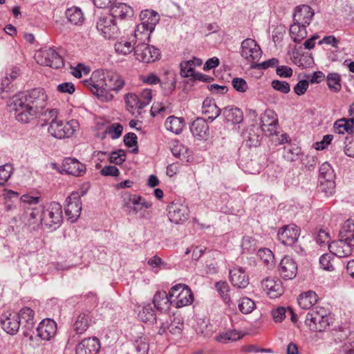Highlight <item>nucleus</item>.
I'll list each match as a JSON object with an SVG mask.
<instances>
[{
	"label": "nucleus",
	"mask_w": 354,
	"mask_h": 354,
	"mask_svg": "<svg viewBox=\"0 0 354 354\" xmlns=\"http://www.w3.org/2000/svg\"><path fill=\"white\" fill-rule=\"evenodd\" d=\"M333 171L330 165L327 163H323L319 168V180L325 179L327 178H334Z\"/></svg>",
	"instance_id": "nucleus-58"
},
{
	"label": "nucleus",
	"mask_w": 354,
	"mask_h": 354,
	"mask_svg": "<svg viewBox=\"0 0 354 354\" xmlns=\"http://www.w3.org/2000/svg\"><path fill=\"white\" fill-rule=\"evenodd\" d=\"M168 109L167 106H165L160 102H154L151 107V115L153 117L158 115V114L164 113L166 110Z\"/></svg>",
	"instance_id": "nucleus-64"
},
{
	"label": "nucleus",
	"mask_w": 354,
	"mask_h": 354,
	"mask_svg": "<svg viewBox=\"0 0 354 354\" xmlns=\"http://www.w3.org/2000/svg\"><path fill=\"white\" fill-rule=\"evenodd\" d=\"M153 303L157 310L160 311H166L169 308L170 299L169 293L167 295L164 290L157 291L154 295Z\"/></svg>",
	"instance_id": "nucleus-35"
},
{
	"label": "nucleus",
	"mask_w": 354,
	"mask_h": 354,
	"mask_svg": "<svg viewBox=\"0 0 354 354\" xmlns=\"http://www.w3.org/2000/svg\"><path fill=\"white\" fill-rule=\"evenodd\" d=\"M202 113L208 119L213 120L219 115L221 109L213 99L206 98L203 102Z\"/></svg>",
	"instance_id": "nucleus-29"
},
{
	"label": "nucleus",
	"mask_w": 354,
	"mask_h": 354,
	"mask_svg": "<svg viewBox=\"0 0 354 354\" xmlns=\"http://www.w3.org/2000/svg\"><path fill=\"white\" fill-rule=\"evenodd\" d=\"M62 221V207L59 203L53 201L44 207L41 225L50 228L59 225Z\"/></svg>",
	"instance_id": "nucleus-8"
},
{
	"label": "nucleus",
	"mask_w": 354,
	"mask_h": 354,
	"mask_svg": "<svg viewBox=\"0 0 354 354\" xmlns=\"http://www.w3.org/2000/svg\"><path fill=\"white\" fill-rule=\"evenodd\" d=\"M57 91L61 93L73 94L75 91V85L72 82H64L57 86Z\"/></svg>",
	"instance_id": "nucleus-62"
},
{
	"label": "nucleus",
	"mask_w": 354,
	"mask_h": 354,
	"mask_svg": "<svg viewBox=\"0 0 354 354\" xmlns=\"http://www.w3.org/2000/svg\"><path fill=\"white\" fill-rule=\"evenodd\" d=\"M38 335L44 340H50L57 333V324L50 319H44L37 328Z\"/></svg>",
	"instance_id": "nucleus-25"
},
{
	"label": "nucleus",
	"mask_w": 354,
	"mask_h": 354,
	"mask_svg": "<svg viewBox=\"0 0 354 354\" xmlns=\"http://www.w3.org/2000/svg\"><path fill=\"white\" fill-rule=\"evenodd\" d=\"M327 85L333 92H339L342 88L341 77L338 73H329L326 77Z\"/></svg>",
	"instance_id": "nucleus-49"
},
{
	"label": "nucleus",
	"mask_w": 354,
	"mask_h": 354,
	"mask_svg": "<svg viewBox=\"0 0 354 354\" xmlns=\"http://www.w3.org/2000/svg\"><path fill=\"white\" fill-rule=\"evenodd\" d=\"M306 27L293 21L290 27V35L295 42L299 43L307 37Z\"/></svg>",
	"instance_id": "nucleus-38"
},
{
	"label": "nucleus",
	"mask_w": 354,
	"mask_h": 354,
	"mask_svg": "<svg viewBox=\"0 0 354 354\" xmlns=\"http://www.w3.org/2000/svg\"><path fill=\"white\" fill-rule=\"evenodd\" d=\"M241 55L250 63H257L261 56V50L252 39H246L241 44Z\"/></svg>",
	"instance_id": "nucleus-14"
},
{
	"label": "nucleus",
	"mask_w": 354,
	"mask_h": 354,
	"mask_svg": "<svg viewBox=\"0 0 354 354\" xmlns=\"http://www.w3.org/2000/svg\"><path fill=\"white\" fill-rule=\"evenodd\" d=\"M271 85L274 90L278 91L283 94H287L290 91V85L286 82L275 80L272 82Z\"/></svg>",
	"instance_id": "nucleus-59"
},
{
	"label": "nucleus",
	"mask_w": 354,
	"mask_h": 354,
	"mask_svg": "<svg viewBox=\"0 0 354 354\" xmlns=\"http://www.w3.org/2000/svg\"><path fill=\"white\" fill-rule=\"evenodd\" d=\"M122 197L123 205L127 208L131 209L136 214L142 209L151 208L153 205L151 201L136 194L124 193Z\"/></svg>",
	"instance_id": "nucleus-13"
},
{
	"label": "nucleus",
	"mask_w": 354,
	"mask_h": 354,
	"mask_svg": "<svg viewBox=\"0 0 354 354\" xmlns=\"http://www.w3.org/2000/svg\"><path fill=\"white\" fill-rule=\"evenodd\" d=\"M261 286L265 293L271 299L279 297L283 293L281 281L277 277H268L261 281Z\"/></svg>",
	"instance_id": "nucleus-16"
},
{
	"label": "nucleus",
	"mask_w": 354,
	"mask_h": 354,
	"mask_svg": "<svg viewBox=\"0 0 354 354\" xmlns=\"http://www.w3.org/2000/svg\"><path fill=\"white\" fill-rule=\"evenodd\" d=\"M13 168L12 165L6 164L0 166V185H4L10 178Z\"/></svg>",
	"instance_id": "nucleus-56"
},
{
	"label": "nucleus",
	"mask_w": 354,
	"mask_h": 354,
	"mask_svg": "<svg viewBox=\"0 0 354 354\" xmlns=\"http://www.w3.org/2000/svg\"><path fill=\"white\" fill-rule=\"evenodd\" d=\"M203 61L199 58L194 57L192 59L183 61L180 63V74L185 77H193L196 71L194 67L200 66Z\"/></svg>",
	"instance_id": "nucleus-30"
},
{
	"label": "nucleus",
	"mask_w": 354,
	"mask_h": 354,
	"mask_svg": "<svg viewBox=\"0 0 354 354\" xmlns=\"http://www.w3.org/2000/svg\"><path fill=\"white\" fill-rule=\"evenodd\" d=\"M232 84L236 91L241 93L245 92L248 88L247 82L243 78H234L232 81Z\"/></svg>",
	"instance_id": "nucleus-61"
},
{
	"label": "nucleus",
	"mask_w": 354,
	"mask_h": 354,
	"mask_svg": "<svg viewBox=\"0 0 354 354\" xmlns=\"http://www.w3.org/2000/svg\"><path fill=\"white\" fill-rule=\"evenodd\" d=\"M21 203L22 207L26 210L39 205L41 198L39 196H34L30 194L21 196Z\"/></svg>",
	"instance_id": "nucleus-46"
},
{
	"label": "nucleus",
	"mask_w": 354,
	"mask_h": 354,
	"mask_svg": "<svg viewBox=\"0 0 354 354\" xmlns=\"http://www.w3.org/2000/svg\"><path fill=\"white\" fill-rule=\"evenodd\" d=\"M319 180L320 191L325 193L326 196H331L335 193V183L334 178H327Z\"/></svg>",
	"instance_id": "nucleus-50"
},
{
	"label": "nucleus",
	"mask_w": 354,
	"mask_h": 354,
	"mask_svg": "<svg viewBox=\"0 0 354 354\" xmlns=\"http://www.w3.org/2000/svg\"><path fill=\"white\" fill-rule=\"evenodd\" d=\"M139 80L142 83L147 85H155L160 83V78L153 73L140 75Z\"/></svg>",
	"instance_id": "nucleus-55"
},
{
	"label": "nucleus",
	"mask_w": 354,
	"mask_h": 354,
	"mask_svg": "<svg viewBox=\"0 0 354 354\" xmlns=\"http://www.w3.org/2000/svg\"><path fill=\"white\" fill-rule=\"evenodd\" d=\"M2 328L8 334H16L20 326V320L17 313L6 312L1 318Z\"/></svg>",
	"instance_id": "nucleus-19"
},
{
	"label": "nucleus",
	"mask_w": 354,
	"mask_h": 354,
	"mask_svg": "<svg viewBox=\"0 0 354 354\" xmlns=\"http://www.w3.org/2000/svg\"><path fill=\"white\" fill-rule=\"evenodd\" d=\"M333 315L322 306H316L310 311L306 318V324L315 331L322 332L325 330L333 323Z\"/></svg>",
	"instance_id": "nucleus-3"
},
{
	"label": "nucleus",
	"mask_w": 354,
	"mask_h": 354,
	"mask_svg": "<svg viewBox=\"0 0 354 354\" xmlns=\"http://www.w3.org/2000/svg\"><path fill=\"white\" fill-rule=\"evenodd\" d=\"M82 210V203L78 193H72L66 198L65 207L66 215L72 221H75L80 215Z\"/></svg>",
	"instance_id": "nucleus-18"
},
{
	"label": "nucleus",
	"mask_w": 354,
	"mask_h": 354,
	"mask_svg": "<svg viewBox=\"0 0 354 354\" xmlns=\"http://www.w3.org/2000/svg\"><path fill=\"white\" fill-rule=\"evenodd\" d=\"M341 239L354 243V223L351 220L344 222L339 231Z\"/></svg>",
	"instance_id": "nucleus-44"
},
{
	"label": "nucleus",
	"mask_w": 354,
	"mask_h": 354,
	"mask_svg": "<svg viewBox=\"0 0 354 354\" xmlns=\"http://www.w3.org/2000/svg\"><path fill=\"white\" fill-rule=\"evenodd\" d=\"M297 263L289 256H285L280 261L278 272L280 277L284 280L294 279L297 273Z\"/></svg>",
	"instance_id": "nucleus-17"
},
{
	"label": "nucleus",
	"mask_w": 354,
	"mask_h": 354,
	"mask_svg": "<svg viewBox=\"0 0 354 354\" xmlns=\"http://www.w3.org/2000/svg\"><path fill=\"white\" fill-rule=\"evenodd\" d=\"M153 30L149 29L148 27L142 25V24H139L135 30L134 32V37L136 39V43H147L149 41L150 34Z\"/></svg>",
	"instance_id": "nucleus-42"
},
{
	"label": "nucleus",
	"mask_w": 354,
	"mask_h": 354,
	"mask_svg": "<svg viewBox=\"0 0 354 354\" xmlns=\"http://www.w3.org/2000/svg\"><path fill=\"white\" fill-rule=\"evenodd\" d=\"M63 169L68 174L80 176L85 173L86 167L77 159L69 158L64 160Z\"/></svg>",
	"instance_id": "nucleus-26"
},
{
	"label": "nucleus",
	"mask_w": 354,
	"mask_h": 354,
	"mask_svg": "<svg viewBox=\"0 0 354 354\" xmlns=\"http://www.w3.org/2000/svg\"><path fill=\"white\" fill-rule=\"evenodd\" d=\"M96 28L105 39H114L120 34V29L115 19L109 14L99 17L96 22Z\"/></svg>",
	"instance_id": "nucleus-9"
},
{
	"label": "nucleus",
	"mask_w": 354,
	"mask_h": 354,
	"mask_svg": "<svg viewBox=\"0 0 354 354\" xmlns=\"http://www.w3.org/2000/svg\"><path fill=\"white\" fill-rule=\"evenodd\" d=\"M353 247L354 243L342 239L333 241L328 245L330 252L339 258L349 256Z\"/></svg>",
	"instance_id": "nucleus-21"
},
{
	"label": "nucleus",
	"mask_w": 354,
	"mask_h": 354,
	"mask_svg": "<svg viewBox=\"0 0 354 354\" xmlns=\"http://www.w3.org/2000/svg\"><path fill=\"white\" fill-rule=\"evenodd\" d=\"M238 307L243 314L248 315L254 310L256 305L253 300L249 297H245L239 300Z\"/></svg>",
	"instance_id": "nucleus-51"
},
{
	"label": "nucleus",
	"mask_w": 354,
	"mask_h": 354,
	"mask_svg": "<svg viewBox=\"0 0 354 354\" xmlns=\"http://www.w3.org/2000/svg\"><path fill=\"white\" fill-rule=\"evenodd\" d=\"M105 74L106 90L109 92L115 91L118 93L124 88L125 80L120 73L113 71H105Z\"/></svg>",
	"instance_id": "nucleus-23"
},
{
	"label": "nucleus",
	"mask_w": 354,
	"mask_h": 354,
	"mask_svg": "<svg viewBox=\"0 0 354 354\" xmlns=\"http://www.w3.org/2000/svg\"><path fill=\"white\" fill-rule=\"evenodd\" d=\"M301 229L294 223L285 225L277 232V239L283 245L291 246L298 240Z\"/></svg>",
	"instance_id": "nucleus-11"
},
{
	"label": "nucleus",
	"mask_w": 354,
	"mask_h": 354,
	"mask_svg": "<svg viewBox=\"0 0 354 354\" xmlns=\"http://www.w3.org/2000/svg\"><path fill=\"white\" fill-rule=\"evenodd\" d=\"M216 288L224 302L230 306L232 301L229 295L230 287L227 283L225 281H218L216 283Z\"/></svg>",
	"instance_id": "nucleus-52"
},
{
	"label": "nucleus",
	"mask_w": 354,
	"mask_h": 354,
	"mask_svg": "<svg viewBox=\"0 0 354 354\" xmlns=\"http://www.w3.org/2000/svg\"><path fill=\"white\" fill-rule=\"evenodd\" d=\"M17 315L19 316V320H20V324H24L25 326L28 328H32L34 326L35 313L30 308H22L17 313Z\"/></svg>",
	"instance_id": "nucleus-40"
},
{
	"label": "nucleus",
	"mask_w": 354,
	"mask_h": 354,
	"mask_svg": "<svg viewBox=\"0 0 354 354\" xmlns=\"http://www.w3.org/2000/svg\"><path fill=\"white\" fill-rule=\"evenodd\" d=\"M208 130L207 123L202 118L195 120L190 127V131L193 136L198 138H205L207 136Z\"/></svg>",
	"instance_id": "nucleus-33"
},
{
	"label": "nucleus",
	"mask_w": 354,
	"mask_h": 354,
	"mask_svg": "<svg viewBox=\"0 0 354 354\" xmlns=\"http://www.w3.org/2000/svg\"><path fill=\"white\" fill-rule=\"evenodd\" d=\"M66 16L68 21L74 25H82L84 21L82 10L76 6L68 8L66 10Z\"/></svg>",
	"instance_id": "nucleus-39"
},
{
	"label": "nucleus",
	"mask_w": 354,
	"mask_h": 354,
	"mask_svg": "<svg viewBox=\"0 0 354 354\" xmlns=\"http://www.w3.org/2000/svg\"><path fill=\"white\" fill-rule=\"evenodd\" d=\"M167 211L169 219L176 224L183 223L189 218V208L184 204L171 203L168 205Z\"/></svg>",
	"instance_id": "nucleus-15"
},
{
	"label": "nucleus",
	"mask_w": 354,
	"mask_h": 354,
	"mask_svg": "<svg viewBox=\"0 0 354 354\" xmlns=\"http://www.w3.org/2000/svg\"><path fill=\"white\" fill-rule=\"evenodd\" d=\"M48 95L44 88H36L15 95L8 106L14 111L15 119L24 124L37 118L47 105Z\"/></svg>",
	"instance_id": "nucleus-1"
},
{
	"label": "nucleus",
	"mask_w": 354,
	"mask_h": 354,
	"mask_svg": "<svg viewBox=\"0 0 354 354\" xmlns=\"http://www.w3.org/2000/svg\"><path fill=\"white\" fill-rule=\"evenodd\" d=\"M140 319L145 323H151L156 320V315L151 305L143 307L142 311L138 314Z\"/></svg>",
	"instance_id": "nucleus-53"
},
{
	"label": "nucleus",
	"mask_w": 354,
	"mask_h": 354,
	"mask_svg": "<svg viewBox=\"0 0 354 354\" xmlns=\"http://www.w3.org/2000/svg\"><path fill=\"white\" fill-rule=\"evenodd\" d=\"M100 348L96 337H88L82 340L76 346V354H97Z\"/></svg>",
	"instance_id": "nucleus-24"
},
{
	"label": "nucleus",
	"mask_w": 354,
	"mask_h": 354,
	"mask_svg": "<svg viewBox=\"0 0 354 354\" xmlns=\"http://www.w3.org/2000/svg\"><path fill=\"white\" fill-rule=\"evenodd\" d=\"M243 335L238 330H230L219 333L215 339L217 342L226 344L230 342H234L242 338Z\"/></svg>",
	"instance_id": "nucleus-43"
},
{
	"label": "nucleus",
	"mask_w": 354,
	"mask_h": 354,
	"mask_svg": "<svg viewBox=\"0 0 354 354\" xmlns=\"http://www.w3.org/2000/svg\"><path fill=\"white\" fill-rule=\"evenodd\" d=\"M318 297L317 294L308 290L301 293L298 297V304L304 309H309L313 307L317 301Z\"/></svg>",
	"instance_id": "nucleus-36"
},
{
	"label": "nucleus",
	"mask_w": 354,
	"mask_h": 354,
	"mask_svg": "<svg viewBox=\"0 0 354 354\" xmlns=\"http://www.w3.org/2000/svg\"><path fill=\"white\" fill-rule=\"evenodd\" d=\"M140 18L142 25L149 28L152 30H154L156 25L159 21L158 14L151 10H145L140 12Z\"/></svg>",
	"instance_id": "nucleus-34"
},
{
	"label": "nucleus",
	"mask_w": 354,
	"mask_h": 354,
	"mask_svg": "<svg viewBox=\"0 0 354 354\" xmlns=\"http://www.w3.org/2000/svg\"><path fill=\"white\" fill-rule=\"evenodd\" d=\"M278 126V117L272 109H266L261 115L260 127L266 136H273L276 133Z\"/></svg>",
	"instance_id": "nucleus-12"
},
{
	"label": "nucleus",
	"mask_w": 354,
	"mask_h": 354,
	"mask_svg": "<svg viewBox=\"0 0 354 354\" xmlns=\"http://www.w3.org/2000/svg\"><path fill=\"white\" fill-rule=\"evenodd\" d=\"M287 310L284 307H278L272 311V315L275 322H281L286 317Z\"/></svg>",
	"instance_id": "nucleus-63"
},
{
	"label": "nucleus",
	"mask_w": 354,
	"mask_h": 354,
	"mask_svg": "<svg viewBox=\"0 0 354 354\" xmlns=\"http://www.w3.org/2000/svg\"><path fill=\"white\" fill-rule=\"evenodd\" d=\"M334 131L339 134L354 132V115L351 118H341L335 121L333 126Z\"/></svg>",
	"instance_id": "nucleus-28"
},
{
	"label": "nucleus",
	"mask_w": 354,
	"mask_h": 354,
	"mask_svg": "<svg viewBox=\"0 0 354 354\" xmlns=\"http://www.w3.org/2000/svg\"><path fill=\"white\" fill-rule=\"evenodd\" d=\"M314 10L307 5H301L295 8L293 14V21L304 26H308L314 17Z\"/></svg>",
	"instance_id": "nucleus-20"
},
{
	"label": "nucleus",
	"mask_w": 354,
	"mask_h": 354,
	"mask_svg": "<svg viewBox=\"0 0 354 354\" xmlns=\"http://www.w3.org/2000/svg\"><path fill=\"white\" fill-rule=\"evenodd\" d=\"M223 115L228 121L233 123H239L243 119V112L236 107H226L223 110Z\"/></svg>",
	"instance_id": "nucleus-45"
},
{
	"label": "nucleus",
	"mask_w": 354,
	"mask_h": 354,
	"mask_svg": "<svg viewBox=\"0 0 354 354\" xmlns=\"http://www.w3.org/2000/svg\"><path fill=\"white\" fill-rule=\"evenodd\" d=\"M82 83L100 101L107 102L113 100L114 95L106 90L104 71L96 70L93 71L90 78L84 80Z\"/></svg>",
	"instance_id": "nucleus-2"
},
{
	"label": "nucleus",
	"mask_w": 354,
	"mask_h": 354,
	"mask_svg": "<svg viewBox=\"0 0 354 354\" xmlns=\"http://www.w3.org/2000/svg\"><path fill=\"white\" fill-rule=\"evenodd\" d=\"M185 125V122L184 118L174 115L168 117L165 122L166 129L175 134L180 133Z\"/></svg>",
	"instance_id": "nucleus-32"
},
{
	"label": "nucleus",
	"mask_w": 354,
	"mask_h": 354,
	"mask_svg": "<svg viewBox=\"0 0 354 354\" xmlns=\"http://www.w3.org/2000/svg\"><path fill=\"white\" fill-rule=\"evenodd\" d=\"M113 18H119L121 19H125L131 18L133 15V8L123 3H117L111 6V14Z\"/></svg>",
	"instance_id": "nucleus-27"
},
{
	"label": "nucleus",
	"mask_w": 354,
	"mask_h": 354,
	"mask_svg": "<svg viewBox=\"0 0 354 354\" xmlns=\"http://www.w3.org/2000/svg\"><path fill=\"white\" fill-rule=\"evenodd\" d=\"M44 207L41 205L25 211L27 222L29 225H41Z\"/></svg>",
	"instance_id": "nucleus-31"
},
{
	"label": "nucleus",
	"mask_w": 354,
	"mask_h": 354,
	"mask_svg": "<svg viewBox=\"0 0 354 354\" xmlns=\"http://www.w3.org/2000/svg\"><path fill=\"white\" fill-rule=\"evenodd\" d=\"M114 48L115 52L122 55H129L134 50L131 42L122 39L115 42Z\"/></svg>",
	"instance_id": "nucleus-48"
},
{
	"label": "nucleus",
	"mask_w": 354,
	"mask_h": 354,
	"mask_svg": "<svg viewBox=\"0 0 354 354\" xmlns=\"http://www.w3.org/2000/svg\"><path fill=\"white\" fill-rule=\"evenodd\" d=\"M35 61L40 65L59 69L64 66L63 58L52 48H44L35 54Z\"/></svg>",
	"instance_id": "nucleus-7"
},
{
	"label": "nucleus",
	"mask_w": 354,
	"mask_h": 354,
	"mask_svg": "<svg viewBox=\"0 0 354 354\" xmlns=\"http://www.w3.org/2000/svg\"><path fill=\"white\" fill-rule=\"evenodd\" d=\"M172 154L184 162H189L192 159V152L185 148L182 144L177 142L171 148Z\"/></svg>",
	"instance_id": "nucleus-41"
},
{
	"label": "nucleus",
	"mask_w": 354,
	"mask_h": 354,
	"mask_svg": "<svg viewBox=\"0 0 354 354\" xmlns=\"http://www.w3.org/2000/svg\"><path fill=\"white\" fill-rule=\"evenodd\" d=\"M301 155V149L296 145H289L284 148L283 156L288 161H295Z\"/></svg>",
	"instance_id": "nucleus-47"
},
{
	"label": "nucleus",
	"mask_w": 354,
	"mask_h": 354,
	"mask_svg": "<svg viewBox=\"0 0 354 354\" xmlns=\"http://www.w3.org/2000/svg\"><path fill=\"white\" fill-rule=\"evenodd\" d=\"M241 246L246 252H252L256 250V240L252 236H245L242 240Z\"/></svg>",
	"instance_id": "nucleus-57"
},
{
	"label": "nucleus",
	"mask_w": 354,
	"mask_h": 354,
	"mask_svg": "<svg viewBox=\"0 0 354 354\" xmlns=\"http://www.w3.org/2000/svg\"><path fill=\"white\" fill-rule=\"evenodd\" d=\"M79 129L80 124L77 120L64 121L55 117L50 122L48 131L52 136L64 139L72 137Z\"/></svg>",
	"instance_id": "nucleus-5"
},
{
	"label": "nucleus",
	"mask_w": 354,
	"mask_h": 354,
	"mask_svg": "<svg viewBox=\"0 0 354 354\" xmlns=\"http://www.w3.org/2000/svg\"><path fill=\"white\" fill-rule=\"evenodd\" d=\"M123 131V127L120 123L115 122L108 125L104 133L109 134L112 139L120 138Z\"/></svg>",
	"instance_id": "nucleus-54"
},
{
	"label": "nucleus",
	"mask_w": 354,
	"mask_h": 354,
	"mask_svg": "<svg viewBox=\"0 0 354 354\" xmlns=\"http://www.w3.org/2000/svg\"><path fill=\"white\" fill-rule=\"evenodd\" d=\"M134 56L140 62L150 63L158 59L160 53L159 49L147 43H138L134 47Z\"/></svg>",
	"instance_id": "nucleus-10"
},
{
	"label": "nucleus",
	"mask_w": 354,
	"mask_h": 354,
	"mask_svg": "<svg viewBox=\"0 0 354 354\" xmlns=\"http://www.w3.org/2000/svg\"><path fill=\"white\" fill-rule=\"evenodd\" d=\"M91 317L89 313H80L76 318L73 324L74 330L79 334L84 333L89 327Z\"/></svg>",
	"instance_id": "nucleus-37"
},
{
	"label": "nucleus",
	"mask_w": 354,
	"mask_h": 354,
	"mask_svg": "<svg viewBox=\"0 0 354 354\" xmlns=\"http://www.w3.org/2000/svg\"><path fill=\"white\" fill-rule=\"evenodd\" d=\"M230 281L232 284L239 288H246L250 281L249 276L242 267L235 266L230 270Z\"/></svg>",
	"instance_id": "nucleus-22"
},
{
	"label": "nucleus",
	"mask_w": 354,
	"mask_h": 354,
	"mask_svg": "<svg viewBox=\"0 0 354 354\" xmlns=\"http://www.w3.org/2000/svg\"><path fill=\"white\" fill-rule=\"evenodd\" d=\"M153 98L152 90L145 88L138 94L128 93L124 96L126 109L131 114H140L142 109L148 106Z\"/></svg>",
	"instance_id": "nucleus-4"
},
{
	"label": "nucleus",
	"mask_w": 354,
	"mask_h": 354,
	"mask_svg": "<svg viewBox=\"0 0 354 354\" xmlns=\"http://www.w3.org/2000/svg\"><path fill=\"white\" fill-rule=\"evenodd\" d=\"M170 304L176 308L189 306L194 301L191 289L186 285L178 284L169 290Z\"/></svg>",
	"instance_id": "nucleus-6"
},
{
	"label": "nucleus",
	"mask_w": 354,
	"mask_h": 354,
	"mask_svg": "<svg viewBox=\"0 0 354 354\" xmlns=\"http://www.w3.org/2000/svg\"><path fill=\"white\" fill-rule=\"evenodd\" d=\"M319 263L321 267L326 270L332 271L334 270L331 255L329 254H325L321 256Z\"/></svg>",
	"instance_id": "nucleus-60"
}]
</instances>
